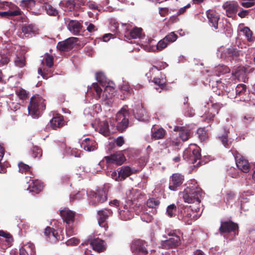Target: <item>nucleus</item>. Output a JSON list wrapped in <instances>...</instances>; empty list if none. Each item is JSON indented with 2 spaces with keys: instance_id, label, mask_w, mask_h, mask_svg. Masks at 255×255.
I'll list each match as a JSON object with an SVG mask.
<instances>
[{
  "instance_id": "c03bdc74",
  "label": "nucleus",
  "mask_w": 255,
  "mask_h": 255,
  "mask_svg": "<svg viewBox=\"0 0 255 255\" xmlns=\"http://www.w3.org/2000/svg\"><path fill=\"white\" fill-rule=\"evenodd\" d=\"M43 66L44 64L49 68L51 67L53 65V58L50 55H46L45 57L42 60Z\"/></svg>"
},
{
  "instance_id": "338daca9",
  "label": "nucleus",
  "mask_w": 255,
  "mask_h": 255,
  "mask_svg": "<svg viewBox=\"0 0 255 255\" xmlns=\"http://www.w3.org/2000/svg\"><path fill=\"white\" fill-rule=\"evenodd\" d=\"M16 94L18 97L21 99H23L26 97L27 94L25 90L23 89H19L17 90Z\"/></svg>"
},
{
  "instance_id": "bb28decb",
  "label": "nucleus",
  "mask_w": 255,
  "mask_h": 255,
  "mask_svg": "<svg viewBox=\"0 0 255 255\" xmlns=\"http://www.w3.org/2000/svg\"><path fill=\"white\" fill-rule=\"evenodd\" d=\"M190 207L191 208V209H188L187 210V218L191 221H194L199 218L202 211H201L199 207H197V208H194L192 206H190Z\"/></svg>"
},
{
  "instance_id": "20e7f679",
  "label": "nucleus",
  "mask_w": 255,
  "mask_h": 255,
  "mask_svg": "<svg viewBox=\"0 0 255 255\" xmlns=\"http://www.w3.org/2000/svg\"><path fill=\"white\" fill-rule=\"evenodd\" d=\"M128 107L125 106L116 114L114 121L112 123L113 126H116L119 131H123L128 127Z\"/></svg>"
},
{
  "instance_id": "680f3d73",
  "label": "nucleus",
  "mask_w": 255,
  "mask_h": 255,
  "mask_svg": "<svg viewBox=\"0 0 255 255\" xmlns=\"http://www.w3.org/2000/svg\"><path fill=\"white\" fill-rule=\"evenodd\" d=\"M19 171L20 172H26L29 169V166L22 162H20L18 164Z\"/></svg>"
},
{
  "instance_id": "052dcab7",
  "label": "nucleus",
  "mask_w": 255,
  "mask_h": 255,
  "mask_svg": "<svg viewBox=\"0 0 255 255\" xmlns=\"http://www.w3.org/2000/svg\"><path fill=\"white\" fill-rule=\"evenodd\" d=\"M219 137L221 140L224 146L226 147H228L229 145V142L227 138V133L225 132L224 134L222 135H219Z\"/></svg>"
},
{
  "instance_id": "9b49d317",
  "label": "nucleus",
  "mask_w": 255,
  "mask_h": 255,
  "mask_svg": "<svg viewBox=\"0 0 255 255\" xmlns=\"http://www.w3.org/2000/svg\"><path fill=\"white\" fill-rule=\"evenodd\" d=\"M78 41V38L71 37L65 40L59 42L57 45V49L61 51H68L72 49Z\"/></svg>"
},
{
  "instance_id": "7c9ffc66",
  "label": "nucleus",
  "mask_w": 255,
  "mask_h": 255,
  "mask_svg": "<svg viewBox=\"0 0 255 255\" xmlns=\"http://www.w3.org/2000/svg\"><path fill=\"white\" fill-rule=\"evenodd\" d=\"M102 87L104 89L102 95V102H103L112 98L114 95L115 90V88L110 86L102 85Z\"/></svg>"
},
{
  "instance_id": "49530a36",
  "label": "nucleus",
  "mask_w": 255,
  "mask_h": 255,
  "mask_svg": "<svg viewBox=\"0 0 255 255\" xmlns=\"http://www.w3.org/2000/svg\"><path fill=\"white\" fill-rule=\"evenodd\" d=\"M142 29L140 28H134L129 32L130 36L133 39L140 38Z\"/></svg>"
},
{
  "instance_id": "6e6552de",
  "label": "nucleus",
  "mask_w": 255,
  "mask_h": 255,
  "mask_svg": "<svg viewBox=\"0 0 255 255\" xmlns=\"http://www.w3.org/2000/svg\"><path fill=\"white\" fill-rule=\"evenodd\" d=\"M222 107V105L219 103H215L211 105L209 108V104L204 106V111L205 113L203 117L205 121H211L213 119L216 114H218L219 109Z\"/></svg>"
},
{
  "instance_id": "5fc2aeb1",
  "label": "nucleus",
  "mask_w": 255,
  "mask_h": 255,
  "mask_svg": "<svg viewBox=\"0 0 255 255\" xmlns=\"http://www.w3.org/2000/svg\"><path fill=\"white\" fill-rule=\"evenodd\" d=\"M164 38L169 44L170 43H172L176 41L177 38V35L175 34L174 32H172L168 34Z\"/></svg>"
},
{
  "instance_id": "0eeeda50",
  "label": "nucleus",
  "mask_w": 255,
  "mask_h": 255,
  "mask_svg": "<svg viewBox=\"0 0 255 255\" xmlns=\"http://www.w3.org/2000/svg\"><path fill=\"white\" fill-rule=\"evenodd\" d=\"M102 85L97 83H93L90 87H88L86 96L102 101V95L104 93Z\"/></svg>"
},
{
  "instance_id": "6ab92c4d",
  "label": "nucleus",
  "mask_w": 255,
  "mask_h": 255,
  "mask_svg": "<svg viewBox=\"0 0 255 255\" xmlns=\"http://www.w3.org/2000/svg\"><path fill=\"white\" fill-rule=\"evenodd\" d=\"M93 250L99 253L103 252L106 249V244L104 241L97 238L89 240Z\"/></svg>"
},
{
  "instance_id": "2f4dec72",
  "label": "nucleus",
  "mask_w": 255,
  "mask_h": 255,
  "mask_svg": "<svg viewBox=\"0 0 255 255\" xmlns=\"http://www.w3.org/2000/svg\"><path fill=\"white\" fill-rule=\"evenodd\" d=\"M44 234L51 239L52 241L55 242L60 240V235L58 231L51 227H47L45 230Z\"/></svg>"
},
{
  "instance_id": "0e129e2a",
  "label": "nucleus",
  "mask_w": 255,
  "mask_h": 255,
  "mask_svg": "<svg viewBox=\"0 0 255 255\" xmlns=\"http://www.w3.org/2000/svg\"><path fill=\"white\" fill-rule=\"evenodd\" d=\"M217 71H218L219 74H224L229 72V68L224 65L218 66L217 67Z\"/></svg>"
},
{
  "instance_id": "ea45409f",
  "label": "nucleus",
  "mask_w": 255,
  "mask_h": 255,
  "mask_svg": "<svg viewBox=\"0 0 255 255\" xmlns=\"http://www.w3.org/2000/svg\"><path fill=\"white\" fill-rule=\"evenodd\" d=\"M119 88L124 93L131 94L132 92V89L126 81H123V83L119 85Z\"/></svg>"
},
{
  "instance_id": "4be33fe9",
  "label": "nucleus",
  "mask_w": 255,
  "mask_h": 255,
  "mask_svg": "<svg viewBox=\"0 0 255 255\" xmlns=\"http://www.w3.org/2000/svg\"><path fill=\"white\" fill-rule=\"evenodd\" d=\"M67 28L74 35H78L82 31V23L77 20H71L68 23Z\"/></svg>"
},
{
  "instance_id": "e2e57ef3",
  "label": "nucleus",
  "mask_w": 255,
  "mask_h": 255,
  "mask_svg": "<svg viewBox=\"0 0 255 255\" xmlns=\"http://www.w3.org/2000/svg\"><path fill=\"white\" fill-rule=\"evenodd\" d=\"M90 9H97L99 11L101 10V9L99 8L98 6L95 2L92 1H88L86 4Z\"/></svg>"
},
{
  "instance_id": "6e6d98bb",
  "label": "nucleus",
  "mask_w": 255,
  "mask_h": 255,
  "mask_svg": "<svg viewBox=\"0 0 255 255\" xmlns=\"http://www.w3.org/2000/svg\"><path fill=\"white\" fill-rule=\"evenodd\" d=\"M198 137L201 141L205 140L207 138V134L204 128H199L197 131Z\"/></svg>"
},
{
  "instance_id": "9d476101",
  "label": "nucleus",
  "mask_w": 255,
  "mask_h": 255,
  "mask_svg": "<svg viewBox=\"0 0 255 255\" xmlns=\"http://www.w3.org/2000/svg\"><path fill=\"white\" fill-rule=\"evenodd\" d=\"M233 154L236 160V165L239 169L244 173L248 172L250 169L249 161L236 151Z\"/></svg>"
},
{
  "instance_id": "37998d69",
  "label": "nucleus",
  "mask_w": 255,
  "mask_h": 255,
  "mask_svg": "<svg viewBox=\"0 0 255 255\" xmlns=\"http://www.w3.org/2000/svg\"><path fill=\"white\" fill-rule=\"evenodd\" d=\"M169 44L167 43V41L163 38L160 40L156 44V47L155 49H152L151 51H161L165 48H166Z\"/></svg>"
},
{
  "instance_id": "473e14b6",
  "label": "nucleus",
  "mask_w": 255,
  "mask_h": 255,
  "mask_svg": "<svg viewBox=\"0 0 255 255\" xmlns=\"http://www.w3.org/2000/svg\"><path fill=\"white\" fill-rule=\"evenodd\" d=\"M238 229V224H221L219 229L220 231L224 233L236 232Z\"/></svg>"
},
{
  "instance_id": "603ef678",
  "label": "nucleus",
  "mask_w": 255,
  "mask_h": 255,
  "mask_svg": "<svg viewBox=\"0 0 255 255\" xmlns=\"http://www.w3.org/2000/svg\"><path fill=\"white\" fill-rule=\"evenodd\" d=\"M254 116L250 114H245L242 119L243 123L245 125L249 124L252 123L254 120Z\"/></svg>"
},
{
  "instance_id": "a19ab883",
  "label": "nucleus",
  "mask_w": 255,
  "mask_h": 255,
  "mask_svg": "<svg viewBox=\"0 0 255 255\" xmlns=\"http://www.w3.org/2000/svg\"><path fill=\"white\" fill-rule=\"evenodd\" d=\"M177 213V208L175 204H171L167 207L166 214L169 217L175 216Z\"/></svg>"
},
{
  "instance_id": "f3484780",
  "label": "nucleus",
  "mask_w": 255,
  "mask_h": 255,
  "mask_svg": "<svg viewBox=\"0 0 255 255\" xmlns=\"http://www.w3.org/2000/svg\"><path fill=\"white\" fill-rule=\"evenodd\" d=\"M221 51V57L225 59H231L237 57L239 55V51L237 48L234 47H230L228 48L222 49L219 50V52Z\"/></svg>"
},
{
  "instance_id": "c756f323",
  "label": "nucleus",
  "mask_w": 255,
  "mask_h": 255,
  "mask_svg": "<svg viewBox=\"0 0 255 255\" xmlns=\"http://www.w3.org/2000/svg\"><path fill=\"white\" fill-rule=\"evenodd\" d=\"M119 169L121 181L125 179L127 177L135 173L136 171V170L128 166H124Z\"/></svg>"
},
{
  "instance_id": "72a5a7b5",
  "label": "nucleus",
  "mask_w": 255,
  "mask_h": 255,
  "mask_svg": "<svg viewBox=\"0 0 255 255\" xmlns=\"http://www.w3.org/2000/svg\"><path fill=\"white\" fill-rule=\"evenodd\" d=\"M137 190L136 189H129L126 192V195L128 198V201L127 202V204H132L133 201H135L136 199L138 194H137Z\"/></svg>"
},
{
  "instance_id": "79ce46f5",
  "label": "nucleus",
  "mask_w": 255,
  "mask_h": 255,
  "mask_svg": "<svg viewBox=\"0 0 255 255\" xmlns=\"http://www.w3.org/2000/svg\"><path fill=\"white\" fill-rule=\"evenodd\" d=\"M153 82L160 88L162 89L166 84V80L165 75H161L160 78H154Z\"/></svg>"
},
{
  "instance_id": "c9c22d12",
  "label": "nucleus",
  "mask_w": 255,
  "mask_h": 255,
  "mask_svg": "<svg viewBox=\"0 0 255 255\" xmlns=\"http://www.w3.org/2000/svg\"><path fill=\"white\" fill-rule=\"evenodd\" d=\"M86 195L87 193L84 190L77 192H73L70 195V201L79 200L86 197Z\"/></svg>"
},
{
  "instance_id": "f704fd0d",
  "label": "nucleus",
  "mask_w": 255,
  "mask_h": 255,
  "mask_svg": "<svg viewBox=\"0 0 255 255\" xmlns=\"http://www.w3.org/2000/svg\"><path fill=\"white\" fill-rule=\"evenodd\" d=\"M20 10L17 7L15 9H8L5 11L0 12V16L1 17H9L10 16H16L20 14Z\"/></svg>"
},
{
  "instance_id": "4468645a",
  "label": "nucleus",
  "mask_w": 255,
  "mask_h": 255,
  "mask_svg": "<svg viewBox=\"0 0 255 255\" xmlns=\"http://www.w3.org/2000/svg\"><path fill=\"white\" fill-rule=\"evenodd\" d=\"M238 7V3L235 1H227L223 4V8L225 10L226 15L230 17L235 15Z\"/></svg>"
},
{
  "instance_id": "f8f14e48",
  "label": "nucleus",
  "mask_w": 255,
  "mask_h": 255,
  "mask_svg": "<svg viewBox=\"0 0 255 255\" xmlns=\"http://www.w3.org/2000/svg\"><path fill=\"white\" fill-rule=\"evenodd\" d=\"M184 180V176L179 173H174L170 177L169 189L172 191H176L180 186Z\"/></svg>"
},
{
  "instance_id": "aec40b11",
  "label": "nucleus",
  "mask_w": 255,
  "mask_h": 255,
  "mask_svg": "<svg viewBox=\"0 0 255 255\" xmlns=\"http://www.w3.org/2000/svg\"><path fill=\"white\" fill-rule=\"evenodd\" d=\"M131 205L126 204L124 209L119 211L120 217L122 220L127 221L133 217V208L131 207Z\"/></svg>"
},
{
  "instance_id": "a18cd8bd",
  "label": "nucleus",
  "mask_w": 255,
  "mask_h": 255,
  "mask_svg": "<svg viewBox=\"0 0 255 255\" xmlns=\"http://www.w3.org/2000/svg\"><path fill=\"white\" fill-rule=\"evenodd\" d=\"M159 201L158 200L152 198H149L146 202V205L148 207L150 208H156L159 205Z\"/></svg>"
},
{
  "instance_id": "774afa93",
  "label": "nucleus",
  "mask_w": 255,
  "mask_h": 255,
  "mask_svg": "<svg viewBox=\"0 0 255 255\" xmlns=\"http://www.w3.org/2000/svg\"><path fill=\"white\" fill-rule=\"evenodd\" d=\"M111 177L115 179L116 181H121V177H120L119 171L118 170V172L117 173L116 171H113L111 173Z\"/></svg>"
},
{
  "instance_id": "8fccbe9b",
  "label": "nucleus",
  "mask_w": 255,
  "mask_h": 255,
  "mask_svg": "<svg viewBox=\"0 0 255 255\" xmlns=\"http://www.w3.org/2000/svg\"><path fill=\"white\" fill-rule=\"evenodd\" d=\"M0 236L2 237L5 239V241L8 245L11 244L13 241L11 235L8 232L3 230H0Z\"/></svg>"
},
{
  "instance_id": "13d9d810",
  "label": "nucleus",
  "mask_w": 255,
  "mask_h": 255,
  "mask_svg": "<svg viewBox=\"0 0 255 255\" xmlns=\"http://www.w3.org/2000/svg\"><path fill=\"white\" fill-rule=\"evenodd\" d=\"M33 153V156L35 158L36 157H40L42 156V150L37 146H34L32 150Z\"/></svg>"
},
{
  "instance_id": "dca6fc26",
  "label": "nucleus",
  "mask_w": 255,
  "mask_h": 255,
  "mask_svg": "<svg viewBox=\"0 0 255 255\" xmlns=\"http://www.w3.org/2000/svg\"><path fill=\"white\" fill-rule=\"evenodd\" d=\"M133 113L135 118L138 121H147L148 120L146 112L141 103H139L133 110Z\"/></svg>"
},
{
  "instance_id": "f03ea898",
  "label": "nucleus",
  "mask_w": 255,
  "mask_h": 255,
  "mask_svg": "<svg viewBox=\"0 0 255 255\" xmlns=\"http://www.w3.org/2000/svg\"><path fill=\"white\" fill-rule=\"evenodd\" d=\"M164 237L166 240L162 241L161 246L164 249L175 248L181 244L180 233L178 230L166 228Z\"/></svg>"
},
{
  "instance_id": "4c0bfd02",
  "label": "nucleus",
  "mask_w": 255,
  "mask_h": 255,
  "mask_svg": "<svg viewBox=\"0 0 255 255\" xmlns=\"http://www.w3.org/2000/svg\"><path fill=\"white\" fill-rule=\"evenodd\" d=\"M43 8L45 10L47 14L49 15L56 16L58 13L57 9L49 3H44Z\"/></svg>"
},
{
  "instance_id": "ddd939ff",
  "label": "nucleus",
  "mask_w": 255,
  "mask_h": 255,
  "mask_svg": "<svg viewBox=\"0 0 255 255\" xmlns=\"http://www.w3.org/2000/svg\"><path fill=\"white\" fill-rule=\"evenodd\" d=\"M108 164L114 163L116 165H122L126 160L124 154L122 152H117L110 156L104 157Z\"/></svg>"
},
{
  "instance_id": "423d86ee",
  "label": "nucleus",
  "mask_w": 255,
  "mask_h": 255,
  "mask_svg": "<svg viewBox=\"0 0 255 255\" xmlns=\"http://www.w3.org/2000/svg\"><path fill=\"white\" fill-rule=\"evenodd\" d=\"M108 190L105 188H99L96 192H93L90 196V203L97 205L103 203L107 200Z\"/></svg>"
},
{
  "instance_id": "39448f33",
  "label": "nucleus",
  "mask_w": 255,
  "mask_h": 255,
  "mask_svg": "<svg viewBox=\"0 0 255 255\" xmlns=\"http://www.w3.org/2000/svg\"><path fill=\"white\" fill-rule=\"evenodd\" d=\"M183 157L189 163H195L201 157L199 147L195 144H191L183 152Z\"/></svg>"
},
{
  "instance_id": "f257e3e1",
  "label": "nucleus",
  "mask_w": 255,
  "mask_h": 255,
  "mask_svg": "<svg viewBox=\"0 0 255 255\" xmlns=\"http://www.w3.org/2000/svg\"><path fill=\"white\" fill-rule=\"evenodd\" d=\"M202 194V190L198 187L196 181L192 179L188 182L187 187L183 192V198L185 202L199 204Z\"/></svg>"
},
{
  "instance_id": "c85d7f7f",
  "label": "nucleus",
  "mask_w": 255,
  "mask_h": 255,
  "mask_svg": "<svg viewBox=\"0 0 255 255\" xmlns=\"http://www.w3.org/2000/svg\"><path fill=\"white\" fill-rule=\"evenodd\" d=\"M64 124L63 117L61 116H55L50 121V126L53 129L61 128Z\"/></svg>"
},
{
  "instance_id": "e433bc0d",
  "label": "nucleus",
  "mask_w": 255,
  "mask_h": 255,
  "mask_svg": "<svg viewBox=\"0 0 255 255\" xmlns=\"http://www.w3.org/2000/svg\"><path fill=\"white\" fill-rule=\"evenodd\" d=\"M99 132L105 136L109 134V125L107 122H101L98 128Z\"/></svg>"
},
{
  "instance_id": "4d7b16f0",
  "label": "nucleus",
  "mask_w": 255,
  "mask_h": 255,
  "mask_svg": "<svg viewBox=\"0 0 255 255\" xmlns=\"http://www.w3.org/2000/svg\"><path fill=\"white\" fill-rule=\"evenodd\" d=\"M96 78L100 84L103 85V83L106 81L105 76L102 72L97 73L96 74Z\"/></svg>"
},
{
  "instance_id": "5701e85b",
  "label": "nucleus",
  "mask_w": 255,
  "mask_h": 255,
  "mask_svg": "<svg viewBox=\"0 0 255 255\" xmlns=\"http://www.w3.org/2000/svg\"><path fill=\"white\" fill-rule=\"evenodd\" d=\"M174 130L179 132V136L183 141L187 140L192 136L191 131L187 127L176 126Z\"/></svg>"
},
{
  "instance_id": "a878e982",
  "label": "nucleus",
  "mask_w": 255,
  "mask_h": 255,
  "mask_svg": "<svg viewBox=\"0 0 255 255\" xmlns=\"http://www.w3.org/2000/svg\"><path fill=\"white\" fill-rule=\"evenodd\" d=\"M81 147L86 151H92L97 148V143L94 140L86 138L81 143Z\"/></svg>"
},
{
  "instance_id": "cd10ccee",
  "label": "nucleus",
  "mask_w": 255,
  "mask_h": 255,
  "mask_svg": "<svg viewBox=\"0 0 255 255\" xmlns=\"http://www.w3.org/2000/svg\"><path fill=\"white\" fill-rule=\"evenodd\" d=\"M19 255H35L34 245L28 243L19 249Z\"/></svg>"
},
{
  "instance_id": "412c9836",
  "label": "nucleus",
  "mask_w": 255,
  "mask_h": 255,
  "mask_svg": "<svg viewBox=\"0 0 255 255\" xmlns=\"http://www.w3.org/2000/svg\"><path fill=\"white\" fill-rule=\"evenodd\" d=\"M60 214L63 222L66 223L74 222L75 221V213L67 208H65L61 210L60 211Z\"/></svg>"
},
{
  "instance_id": "3c124183",
  "label": "nucleus",
  "mask_w": 255,
  "mask_h": 255,
  "mask_svg": "<svg viewBox=\"0 0 255 255\" xmlns=\"http://www.w3.org/2000/svg\"><path fill=\"white\" fill-rule=\"evenodd\" d=\"M247 90V86L245 84H238L236 88V92L239 96L242 95L245 93Z\"/></svg>"
},
{
  "instance_id": "2eb2a0df",
  "label": "nucleus",
  "mask_w": 255,
  "mask_h": 255,
  "mask_svg": "<svg viewBox=\"0 0 255 255\" xmlns=\"http://www.w3.org/2000/svg\"><path fill=\"white\" fill-rule=\"evenodd\" d=\"M27 184L26 190L33 194L39 193L43 188L42 183L38 180L30 179Z\"/></svg>"
},
{
  "instance_id": "7ed1b4c3",
  "label": "nucleus",
  "mask_w": 255,
  "mask_h": 255,
  "mask_svg": "<svg viewBox=\"0 0 255 255\" xmlns=\"http://www.w3.org/2000/svg\"><path fill=\"white\" fill-rule=\"evenodd\" d=\"M45 108L44 100L42 98L38 95L31 97L28 110L33 118H38Z\"/></svg>"
},
{
  "instance_id": "b1692460",
  "label": "nucleus",
  "mask_w": 255,
  "mask_h": 255,
  "mask_svg": "<svg viewBox=\"0 0 255 255\" xmlns=\"http://www.w3.org/2000/svg\"><path fill=\"white\" fill-rule=\"evenodd\" d=\"M151 133L152 138L157 140L163 138L166 131L162 128L154 125L151 129Z\"/></svg>"
},
{
  "instance_id": "1a4fd4ad",
  "label": "nucleus",
  "mask_w": 255,
  "mask_h": 255,
  "mask_svg": "<svg viewBox=\"0 0 255 255\" xmlns=\"http://www.w3.org/2000/svg\"><path fill=\"white\" fill-rule=\"evenodd\" d=\"M146 243L142 240H136L132 241L131 250L132 253L138 255H145L147 254Z\"/></svg>"
},
{
  "instance_id": "393cba45",
  "label": "nucleus",
  "mask_w": 255,
  "mask_h": 255,
  "mask_svg": "<svg viewBox=\"0 0 255 255\" xmlns=\"http://www.w3.org/2000/svg\"><path fill=\"white\" fill-rule=\"evenodd\" d=\"M97 217L98 223H104L108 222V218L113 215V212L111 209H105L98 211Z\"/></svg>"
},
{
  "instance_id": "58836bf2",
  "label": "nucleus",
  "mask_w": 255,
  "mask_h": 255,
  "mask_svg": "<svg viewBox=\"0 0 255 255\" xmlns=\"http://www.w3.org/2000/svg\"><path fill=\"white\" fill-rule=\"evenodd\" d=\"M250 197H245L243 195L241 199V209L243 211H247L250 207Z\"/></svg>"
},
{
  "instance_id": "864d4df0",
  "label": "nucleus",
  "mask_w": 255,
  "mask_h": 255,
  "mask_svg": "<svg viewBox=\"0 0 255 255\" xmlns=\"http://www.w3.org/2000/svg\"><path fill=\"white\" fill-rule=\"evenodd\" d=\"M15 7H16L15 5L7 1H4L0 3V7L5 10L15 9Z\"/></svg>"
},
{
  "instance_id": "de8ad7c7",
  "label": "nucleus",
  "mask_w": 255,
  "mask_h": 255,
  "mask_svg": "<svg viewBox=\"0 0 255 255\" xmlns=\"http://www.w3.org/2000/svg\"><path fill=\"white\" fill-rule=\"evenodd\" d=\"M22 31L24 34H27L34 33L36 31L35 27L31 24L23 26L22 28Z\"/></svg>"
},
{
  "instance_id": "a211bd4d",
  "label": "nucleus",
  "mask_w": 255,
  "mask_h": 255,
  "mask_svg": "<svg viewBox=\"0 0 255 255\" xmlns=\"http://www.w3.org/2000/svg\"><path fill=\"white\" fill-rule=\"evenodd\" d=\"M206 15L210 25L213 27L215 29H218V21L220 17L217 12L212 9H209L206 11Z\"/></svg>"
},
{
  "instance_id": "69168bd1",
  "label": "nucleus",
  "mask_w": 255,
  "mask_h": 255,
  "mask_svg": "<svg viewBox=\"0 0 255 255\" xmlns=\"http://www.w3.org/2000/svg\"><path fill=\"white\" fill-rule=\"evenodd\" d=\"M85 25H87V30L90 32H94L97 30V28L92 23L89 22H86Z\"/></svg>"
},
{
  "instance_id": "09e8293b",
  "label": "nucleus",
  "mask_w": 255,
  "mask_h": 255,
  "mask_svg": "<svg viewBox=\"0 0 255 255\" xmlns=\"http://www.w3.org/2000/svg\"><path fill=\"white\" fill-rule=\"evenodd\" d=\"M242 31L243 34L245 35L247 40L249 41L252 42L254 41V39L252 37V31L247 27H245L242 29Z\"/></svg>"
},
{
  "instance_id": "bf43d9fd",
  "label": "nucleus",
  "mask_w": 255,
  "mask_h": 255,
  "mask_svg": "<svg viewBox=\"0 0 255 255\" xmlns=\"http://www.w3.org/2000/svg\"><path fill=\"white\" fill-rule=\"evenodd\" d=\"M15 64L19 67H23L25 65V60L22 57H17L14 60Z\"/></svg>"
}]
</instances>
